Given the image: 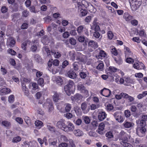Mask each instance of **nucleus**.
<instances>
[{"mask_svg": "<svg viewBox=\"0 0 147 147\" xmlns=\"http://www.w3.org/2000/svg\"><path fill=\"white\" fill-rule=\"evenodd\" d=\"M119 139L122 140L120 142V143L123 146L125 147H133L131 144L127 142L128 141L127 135L126 136L120 137Z\"/></svg>", "mask_w": 147, "mask_h": 147, "instance_id": "nucleus-6", "label": "nucleus"}, {"mask_svg": "<svg viewBox=\"0 0 147 147\" xmlns=\"http://www.w3.org/2000/svg\"><path fill=\"white\" fill-rule=\"evenodd\" d=\"M115 119L118 122L121 123L123 121V119L121 115V112H116L113 114Z\"/></svg>", "mask_w": 147, "mask_h": 147, "instance_id": "nucleus-13", "label": "nucleus"}, {"mask_svg": "<svg viewBox=\"0 0 147 147\" xmlns=\"http://www.w3.org/2000/svg\"><path fill=\"white\" fill-rule=\"evenodd\" d=\"M38 84L41 86H44V80L43 78H40L38 80Z\"/></svg>", "mask_w": 147, "mask_h": 147, "instance_id": "nucleus-51", "label": "nucleus"}, {"mask_svg": "<svg viewBox=\"0 0 147 147\" xmlns=\"http://www.w3.org/2000/svg\"><path fill=\"white\" fill-rule=\"evenodd\" d=\"M117 69L113 66H110L109 67V71L111 72H114L117 71Z\"/></svg>", "mask_w": 147, "mask_h": 147, "instance_id": "nucleus-54", "label": "nucleus"}, {"mask_svg": "<svg viewBox=\"0 0 147 147\" xmlns=\"http://www.w3.org/2000/svg\"><path fill=\"white\" fill-rule=\"evenodd\" d=\"M71 28L74 29V30H72L70 31L69 34L72 36H75L77 34L76 30H75V27L73 25H71Z\"/></svg>", "mask_w": 147, "mask_h": 147, "instance_id": "nucleus-41", "label": "nucleus"}, {"mask_svg": "<svg viewBox=\"0 0 147 147\" xmlns=\"http://www.w3.org/2000/svg\"><path fill=\"white\" fill-rule=\"evenodd\" d=\"M82 118L86 124H88L90 123V119L88 116H82Z\"/></svg>", "mask_w": 147, "mask_h": 147, "instance_id": "nucleus-42", "label": "nucleus"}, {"mask_svg": "<svg viewBox=\"0 0 147 147\" xmlns=\"http://www.w3.org/2000/svg\"><path fill=\"white\" fill-rule=\"evenodd\" d=\"M98 47L97 43L92 40H90L88 42L89 49L92 48V49H91L90 51L91 52L93 50L97 48Z\"/></svg>", "mask_w": 147, "mask_h": 147, "instance_id": "nucleus-17", "label": "nucleus"}, {"mask_svg": "<svg viewBox=\"0 0 147 147\" xmlns=\"http://www.w3.org/2000/svg\"><path fill=\"white\" fill-rule=\"evenodd\" d=\"M15 97L13 95H10L8 97V101L10 103L13 102L14 101Z\"/></svg>", "mask_w": 147, "mask_h": 147, "instance_id": "nucleus-47", "label": "nucleus"}, {"mask_svg": "<svg viewBox=\"0 0 147 147\" xmlns=\"http://www.w3.org/2000/svg\"><path fill=\"white\" fill-rule=\"evenodd\" d=\"M100 93L104 96L108 97L110 96L111 92L110 90L105 88L100 91Z\"/></svg>", "mask_w": 147, "mask_h": 147, "instance_id": "nucleus-11", "label": "nucleus"}, {"mask_svg": "<svg viewBox=\"0 0 147 147\" xmlns=\"http://www.w3.org/2000/svg\"><path fill=\"white\" fill-rule=\"evenodd\" d=\"M82 96L79 94H77L74 96H72L71 99L72 100L79 103L82 100Z\"/></svg>", "mask_w": 147, "mask_h": 147, "instance_id": "nucleus-15", "label": "nucleus"}, {"mask_svg": "<svg viewBox=\"0 0 147 147\" xmlns=\"http://www.w3.org/2000/svg\"><path fill=\"white\" fill-rule=\"evenodd\" d=\"M106 115L105 113L103 111L99 112L98 114V119L100 121L103 120L106 118Z\"/></svg>", "mask_w": 147, "mask_h": 147, "instance_id": "nucleus-26", "label": "nucleus"}, {"mask_svg": "<svg viewBox=\"0 0 147 147\" xmlns=\"http://www.w3.org/2000/svg\"><path fill=\"white\" fill-rule=\"evenodd\" d=\"M77 87L78 88V89L81 91L82 92H83L84 90H85V87L84 86L81 84H79L77 86Z\"/></svg>", "mask_w": 147, "mask_h": 147, "instance_id": "nucleus-46", "label": "nucleus"}, {"mask_svg": "<svg viewBox=\"0 0 147 147\" xmlns=\"http://www.w3.org/2000/svg\"><path fill=\"white\" fill-rule=\"evenodd\" d=\"M11 92V90L5 86L0 88V95L3 96L9 94Z\"/></svg>", "mask_w": 147, "mask_h": 147, "instance_id": "nucleus-12", "label": "nucleus"}, {"mask_svg": "<svg viewBox=\"0 0 147 147\" xmlns=\"http://www.w3.org/2000/svg\"><path fill=\"white\" fill-rule=\"evenodd\" d=\"M105 126L104 123L102 122L100 123L98 126V128L96 130V132L102 135L103 134Z\"/></svg>", "mask_w": 147, "mask_h": 147, "instance_id": "nucleus-20", "label": "nucleus"}, {"mask_svg": "<svg viewBox=\"0 0 147 147\" xmlns=\"http://www.w3.org/2000/svg\"><path fill=\"white\" fill-rule=\"evenodd\" d=\"M44 20L45 22L49 23L51 20L52 18L50 16H47L45 17Z\"/></svg>", "mask_w": 147, "mask_h": 147, "instance_id": "nucleus-59", "label": "nucleus"}, {"mask_svg": "<svg viewBox=\"0 0 147 147\" xmlns=\"http://www.w3.org/2000/svg\"><path fill=\"white\" fill-rule=\"evenodd\" d=\"M28 44H29V42L28 40L24 41L22 44L21 48L25 52H26L27 51V48Z\"/></svg>", "mask_w": 147, "mask_h": 147, "instance_id": "nucleus-32", "label": "nucleus"}, {"mask_svg": "<svg viewBox=\"0 0 147 147\" xmlns=\"http://www.w3.org/2000/svg\"><path fill=\"white\" fill-rule=\"evenodd\" d=\"M146 131L144 127H138L136 129V133L139 136L142 137L145 135Z\"/></svg>", "mask_w": 147, "mask_h": 147, "instance_id": "nucleus-10", "label": "nucleus"}, {"mask_svg": "<svg viewBox=\"0 0 147 147\" xmlns=\"http://www.w3.org/2000/svg\"><path fill=\"white\" fill-rule=\"evenodd\" d=\"M35 124L37 128L39 129H40L44 125L42 122L40 120L36 121L35 122Z\"/></svg>", "mask_w": 147, "mask_h": 147, "instance_id": "nucleus-31", "label": "nucleus"}, {"mask_svg": "<svg viewBox=\"0 0 147 147\" xmlns=\"http://www.w3.org/2000/svg\"><path fill=\"white\" fill-rule=\"evenodd\" d=\"M2 124L5 127H8L10 125V123L7 121H3L2 122Z\"/></svg>", "mask_w": 147, "mask_h": 147, "instance_id": "nucleus-58", "label": "nucleus"}, {"mask_svg": "<svg viewBox=\"0 0 147 147\" xmlns=\"http://www.w3.org/2000/svg\"><path fill=\"white\" fill-rule=\"evenodd\" d=\"M42 50L44 51H45L47 53L48 56H50L51 55L52 53H51V51H50L47 47L45 46L44 47Z\"/></svg>", "mask_w": 147, "mask_h": 147, "instance_id": "nucleus-44", "label": "nucleus"}, {"mask_svg": "<svg viewBox=\"0 0 147 147\" xmlns=\"http://www.w3.org/2000/svg\"><path fill=\"white\" fill-rule=\"evenodd\" d=\"M124 98L127 99L130 102H132L134 100V98L133 97L129 96L126 93H125Z\"/></svg>", "mask_w": 147, "mask_h": 147, "instance_id": "nucleus-36", "label": "nucleus"}, {"mask_svg": "<svg viewBox=\"0 0 147 147\" xmlns=\"http://www.w3.org/2000/svg\"><path fill=\"white\" fill-rule=\"evenodd\" d=\"M124 115L126 118H128L131 115L130 111L128 110H125L124 111Z\"/></svg>", "mask_w": 147, "mask_h": 147, "instance_id": "nucleus-57", "label": "nucleus"}, {"mask_svg": "<svg viewBox=\"0 0 147 147\" xmlns=\"http://www.w3.org/2000/svg\"><path fill=\"white\" fill-rule=\"evenodd\" d=\"M81 108L83 112L86 113L88 112L89 109L87 108V105L85 102L82 103L81 105Z\"/></svg>", "mask_w": 147, "mask_h": 147, "instance_id": "nucleus-27", "label": "nucleus"}, {"mask_svg": "<svg viewBox=\"0 0 147 147\" xmlns=\"http://www.w3.org/2000/svg\"><path fill=\"white\" fill-rule=\"evenodd\" d=\"M47 129L51 132H53L55 131V128L52 126L48 124L47 125Z\"/></svg>", "mask_w": 147, "mask_h": 147, "instance_id": "nucleus-50", "label": "nucleus"}, {"mask_svg": "<svg viewBox=\"0 0 147 147\" xmlns=\"http://www.w3.org/2000/svg\"><path fill=\"white\" fill-rule=\"evenodd\" d=\"M7 52L9 53L12 55H15L16 54V52L11 49H9L7 51Z\"/></svg>", "mask_w": 147, "mask_h": 147, "instance_id": "nucleus-64", "label": "nucleus"}, {"mask_svg": "<svg viewBox=\"0 0 147 147\" xmlns=\"http://www.w3.org/2000/svg\"><path fill=\"white\" fill-rule=\"evenodd\" d=\"M74 134L77 136H80L84 134L83 132L79 129L75 130L74 131Z\"/></svg>", "mask_w": 147, "mask_h": 147, "instance_id": "nucleus-28", "label": "nucleus"}, {"mask_svg": "<svg viewBox=\"0 0 147 147\" xmlns=\"http://www.w3.org/2000/svg\"><path fill=\"white\" fill-rule=\"evenodd\" d=\"M104 67V64L102 63H100L96 67V68L99 69L101 71L102 70V69Z\"/></svg>", "mask_w": 147, "mask_h": 147, "instance_id": "nucleus-62", "label": "nucleus"}, {"mask_svg": "<svg viewBox=\"0 0 147 147\" xmlns=\"http://www.w3.org/2000/svg\"><path fill=\"white\" fill-rule=\"evenodd\" d=\"M125 58V61L127 63L133 64L134 62V59L131 57H127Z\"/></svg>", "mask_w": 147, "mask_h": 147, "instance_id": "nucleus-39", "label": "nucleus"}, {"mask_svg": "<svg viewBox=\"0 0 147 147\" xmlns=\"http://www.w3.org/2000/svg\"><path fill=\"white\" fill-rule=\"evenodd\" d=\"M80 3V5L83 8H86L90 5V3L86 1L85 0H82L81 2H78L77 3L78 6L79 3Z\"/></svg>", "mask_w": 147, "mask_h": 147, "instance_id": "nucleus-23", "label": "nucleus"}, {"mask_svg": "<svg viewBox=\"0 0 147 147\" xmlns=\"http://www.w3.org/2000/svg\"><path fill=\"white\" fill-rule=\"evenodd\" d=\"M68 77L71 79H74L76 77V74L72 71H69L67 73Z\"/></svg>", "mask_w": 147, "mask_h": 147, "instance_id": "nucleus-33", "label": "nucleus"}, {"mask_svg": "<svg viewBox=\"0 0 147 147\" xmlns=\"http://www.w3.org/2000/svg\"><path fill=\"white\" fill-rule=\"evenodd\" d=\"M124 51L125 57H127L131 56L133 54L132 53L131 51L127 47L124 46Z\"/></svg>", "mask_w": 147, "mask_h": 147, "instance_id": "nucleus-22", "label": "nucleus"}, {"mask_svg": "<svg viewBox=\"0 0 147 147\" xmlns=\"http://www.w3.org/2000/svg\"><path fill=\"white\" fill-rule=\"evenodd\" d=\"M31 46L30 47L31 50L32 52H35L37 50V46L38 45V42L37 40H33L31 43Z\"/></svg>", "mask_w": 147, "mask_h": 147, "instance_id": "nucleus-19", "label": "nucleus"}, {"mask_svg": "<svg viewBox=\"0 0 147 147\" xmlns=\"http://www.w3.org/2000/svg\"><path fill=\"white\" fill-rule=\"evenodd\" d=\"M16 43L15 40L12 37H9L7 39V45L10 47L14 46Z\"/></svg>", "mask_w": 147, "mask_h": 147, "instance_id": "nucleus-21", "label": "nucleus"}, {"mask_svg": "<svg viewBox=\"0 0 147 147\" xmlns=\"http://www.w3.org/2000/svg\"><path fill=\"white\" fill-rule=\"evenodd\" d=\"M32 71L36 73V76L37 78H39L41 77L42 74V72L38 70L35 69H32Z\"/></svg>", "mask_w": 147, "mask_h": 147, "instance_id": "nucleus-37", "label": "nucleus"}, {"mask_svg": "<svg viewBox=\"0 0 147 147\" xmlns=\"http://www.w3.org/2000/svg\"><path fill=\"white\" fill-rule=\"evenodd\" d=\"M107 35L108 38L109 39H111L113 38V35L111 31H109L108 32Z\"/></svg>", "mask_w": 147, "mask_h": 147, "instance_id": "nucleus-63", "label": "nucleus"}, {"mask_svg": "<svg viewBox=\"0 0 147 147\" xmlns=\"http://www.w3.org/2000/svg\"><path fill=\"white\" fill-rule=\"evenodd\" d=\"M21 81L22 90L24 92L25 95L28 96L29 95V92L28 89L26 86V84L30 82V80L24 78L23 79H21Z\"/></svg>", "mask_w": 147, "mask_h": 147, "instance_id": "nucleus-2", "label": "nucleus"}, {"mask_svg": "<svg viewBox=\"0 0 147 147\" xmlns=\"http://www.w3.org/2000/svg\"><path fill=\"white\" fill-rule=\"evenodd\" d=\"M74 129V125L71 122L68 121L67 122L66 124H65L64 131L67 132L73 131Z\"/></svg>", "mask_w": 147, "mask_h": 147, "instance_id": "nucleus-5", "label": "nucleus"}, {"mask_svg": "<svg viewBox=\"0 0 147 147\" xmlns=\"http://www.w3.org/2000/svg\"><path fill=\"white\" fill-rule=\"evenodd\" d=\"M125 93L123 92L120 94L116 95L115 97L118 100L122 98H124Z\"/></svg>", "mask_w": 147, "mask_h": 147, "instance_id": "nucleus-43", "label": "nucleus"}, {"mask_svg": "<svg viewBox=\"0 0 147 147\" xmlns=\"http://www.w3.org/2000/svg\"><path fill=\"white\" fill-rule=\"evenodd\" d=\"M51 138L49 139V145L50 146L53 145L55 146L56 145L57 143V140H54L53 141H51Z\"/></svg>", "mask_w": 147, "mask_h": 147, "instance_id": "nucleus-55", "label": "nucleus"}, {"mask_svg": "<svg viewBox=\"0 0 147 147\" xmlns=\"http://www.w3.org/2000/svg\"><path fill=\"white\" fill-rule=\"evenodd\" d=\"M43 107L45 108H48L49 112H51L54 109L52 101L50 99H47L43 105Z\"/></svg>", "mask_w": 147, "mask_h": 147, "instance_id": "nucleus-4", "label": "nucleus"}, {"mask_svg": "<svg viewBox=\"0 0 147 147\" xmlns=\"http://www.w3.org/2000/svg\"><path fill=\"white\" fill-rule=\"evenodd\" d=\"M65 110L61 108L58 105L57 106V107L58 109L62 113H64L65 111L68 112H69L71 109V105L69 103H66L64 105Z\"/></svg>", "mask_w": 147, "mask_h": 147, "instance_id": "nucleus-8", "label": "nucleus"}, {"mask_svg": "<svg viewBox=\"0 0 147 147\" xmlns=\"http://www.w3.org/2000/svg\"><path fill=\"white\" fill-rule=\"evenodd\" d=\"M63 98V95L61 93L57 92H54V94L52 98L54 102H57L59 100H61Z\"/></svg>", "mask_w": 147, "mask_h": 147, "instance_id": "nucleus-7", "label": "nucleus"}, {"mask_svg": "<svg viewBox=\"0 0 147 147\" xmlns=\"http://www.w3.org/2000/svg\"><path fill=\"white\" fill-rule=\"evenodd\" d=\"M40 3L42 4H48L50 3L49 0H39Z\"/></svg>", "mask_w": 147, "mask_h": 147, "instance_id": "nucleus-61", "label": "nucleus"}, {"mask_svg": "<svg viewBox=\"0 0 147 147\" xmlns=\"http://www.w3.org/2000/svg\"><path fill=\"white\" fill-rule=\"evenodd\" d=\"M21 140V138L19 136H17L13 138L12 142L14 143H17Z\"/></svg>", "mask_w": 147, "mask_h": 147, "instance_id": "nucleus-53", "label": "nucleus"}, {"mask_svg": "<svg viewBox=\"0 0 147 147\" xmlns=\"http://www.w3.org/2000/svg\"><path fill=\"white\" fill-rule=\"evenodd\" d=\"M80 4V3H79L78 6V11L80 13V15L85 16L87 14V11L85 8L82 7V6Z\"/></svg>", "mask_w": 147, "mask_h": 147, "instance_id": "nucleus-16", "label": "nucleus"}, {"mask_svg": "<svg viewBox=\"0 0 147 147\" xmlns=\"http://www.w3.org/2000/svg\"><path fill=\"white\" fill-rule=\"evenodd\" d=\"M132 140H133L132 139ZM135 146H137L140 142V140L139 139H136L135 141L132 140V141L131 142Z\"/></svg>", "mask_w": 147, "mask_h": 147, "instance_id": "nucleus-49", "label": "nucleus"}, {"mask_svg": "<svg viewBox=\"0 0 147 147\" xmlns=\"http://www.w3.org/2000/svg\"><path fill=\"white\" fill-rule=\"evenodd\" d=\"M123 17L124 18L127 22L129 21L132 18V16L129 15L127 12H125L124 13Z\"/></svg>", "mask_w": 147, "mask_h": 147, "instance_id": "nucleus-30", "label": "nucleus"}, {"mask_svg": "<svg viewBox=\"0 0 147 147\" xmlns=\"http://www.w3.org/2000/svg\"><path fill=\"white\" fill-rule=\"evenodd\" d=\"M139 35L141 37H145L146 34L145 33L144 30H141L139 32H137Z\"/></svg>", "mask_w": 147, "mask_h": 147, "instance_id": "nucleus-52", "label": "nucleus"}, {"mask_svg": "<svg viewBox=\"0 0 147 147\" xmlns=\"http://www.w3.org/2000/svg\"><path fill=\"white\" fill-rule=\"evenodd\" d=\"M51 53H52L51 54L52 55L53 54L54 56L56 58H59L61 55L60 53L59 52L51 51Z\"/></svg>", "mask_w": 147, "mask_h": 147, "instance_id": "nucleus-38", "label": "nucleus"}, {"mask_svg": "<svg viewBox=\"0 0 147 147\" xmlns=\"http://www.w3.org/2000/svg\"><path fill=\"white\" fill-rule=\"evenodd\" d=\"M63 78L60 76H54L52 78V80L53 82H56L58 85H61L63 83Z\"/></svg>", "mask_w": 147, "mask_h": 147, "instance_id": "nucleus-14", "label": "nucleus"}, {"mask_svg": "<svg viewBox=\"0 0 147 147\" xmlns=\"http://www.w3.org/2000/svg\"><path fill=\"white\" fill-rule=\"evenodd\" d=\"M133 66L134 68L138 70L144 69L145 67L144 64L138 61L135 62Z\"/></svg>", "mask_w": 147, "mask_h": 147, "instance_id": "nucleus-9", "label": "nucleus"}, {"mask_svg": "<svg viewBox=\"0 0 147 147\" xmlns=\"http://www.w3.org/2000/svg\"><path fill=\"white\" fill-rule=\"evenodd\" d=\"M106 56V54L103 50H101L99 53V58L102 59L103 58L105 57Z\"/></svg>", "mask_w": 147, "mask_h": 147, "instance_id": "nucleus-40", "label": "nucleus"}, {"mask_svg": "<svg viewBox=\"0 0 147 147\" xmlns=\"http://www.w3.org/2000/svg\"><path fill=\"white\" fill-rule=\"evenodd\" d=\"M111 52L112 54L115 55H117L118 54L117 51L116 49L114 47H111Z\"/></svg>", "mask_w": 147, "mask_h": 147, "instance_id": "nucleus-45", "label": "nucleus"}, {"mask_svg": "<svg viewBox=\"0 0 147 147\" xmlns=\"http://www.w3.org/2000/svg\"><path fill=\"white\" fill-rule=\"evenodd\" d=\"M68 143L61 142L59 145V147H68Z\"/></svg>", "mask_w": 147, "mask_h": 147, "instance_id": "nucleus-56", "label": "nucleus"}, {"mask_svg": "<svg viewBox=\"0 0 147 147\" xmlns=\"http://www.w3.org/2000/svg\"><path fill=\"white\" fill-rule=\"evenodd\" d=\"M70 139H68L64 135H61L59 137L58 141L61 142H69Z\"/></svg>", "mask_w": 147, "mask_h": 147, "instance_id": "nucleus-25", "label": "nucleus"}, {"mask_svg": "<svg viewBox=\"0 0 147 147\" xmlns=\"http://www.w3.org/2000/svg\"><path fill=\"white\" fill-rule=\"evenodd\" d=\"M65 124V120L61 119L57 122L56 125L59 128L64 131Z\"/></svg>", "mask_w": 147, "mask_h": 147, "instance_id": "nucleus-18", "label": "nucleus"}, {"mask_svg": "<svg viewBox=\"0 0 147 147\" xmlns=\"http://www.w3.org/2000/svg\"><path fill=\"white\" fill-rule=\"evenodd\" d=\"M131 7L132 9L135 10L142 4L141 0H129Z\"/></svg>", "mask_w": 147, "mask_h": 147, "instance_id": "nucleus-3", "label": "nucleus"}, {"mask_svg": "<svg viewBox=\"0 0 147 147\" xmlns=\"http://www.w3.org/2000/svg\"><path fill=\"white\" fill-rule=\"evenodd\" d=\"M68 143L69 147H76L74 141L71 139H69V142Z\"/></svg>", "mask_w": 147, "mask_h": 147, "instance_id": "nucleus-48", "label": "nucleus"}, {"mask_svg": "<svg viewBox=\"0 0 147 147\" xmlns=\"http://www.w3.org/2000/svg\"><path fill=\"white\" fill-rule=\"evenodd\" d=\"M75 88L74 83L72 81L70 80L68 84L64 86V89L66 94L69 96L71 93H73V91Z\"/></svg>", "mask_w": 147, "mask_h": 147, "instance_id": "nucleus-1", "label": "nucleus"}, {"mask_svg": "<svg viewBox=\"0 0 147 147\" xmlns=\"http://www.w3.org/2000/svg\"><path fill=\"white\" fill-rule=\"evenodd\" d=\"M124 127L129 128L133 127L134 125V123L132 122H129L126 121H125L123 124Z\"/></svg>", "mask_w": 147, "mask_h": 147, "instance_id": "nucleus-24", "label": "nucleus"}, {"mask_svg": "<svg viewBox=\"0 0 147 147\" xmlns=\"http://www.w3.org/2000/svg\"><path fill=\"white\" fill-rule=\"evenodd\" d=\"M86 28L85 26L80 25L77 28V31L79 34H81Z\"/></svg>", "mask_w": 147, "mask_h": 147, "instance_id": "nucleus-29", "label": "nucleus"}, {"mask_svg": "<svg viewBox=\"0 0 147 147\" xmlns=\"http://www.w3.org/2000/svg\"><path fill=\"white\" fill-rule=\"evenodd\" d=\"M125 81L127 83L132 84L134 82V80L128 77H125Z\"/></svg>", "mask_w": 147, "mask_h": 147, "instance_id": "nucleus-35", "label": "nucleus"}, {"mask_svg": "<svg viewBox=\"0 0 147 147\" xmlns=\"http://www.w3.org/2000/svg\"><path fill=\"white\" fill-rule=\"evenodd\" d=\"M42 42L45 45H47L49 42V40L47 36H45L42 38L41 39Z\"/></svg>", "mask_w": 147, "mask_h": 147, "instance_id": "nucleus-34", "label": "nucleus"}, {"mask_svg": "<svg viewBox=\"0 0 147 147\" xmlns=\"http://www.w3.org/2000/svg\"><path fill=\"white\" fill-rule=\"evenodd\" d=\"M106 108L107 111H110L113 109V107L112 105L109 104L107 105Z\"/></svg>", "mask_w": 147, "mask_h": 147, "instance_id": "nucleus-60", "label": "nucleus"}]
</instances>
